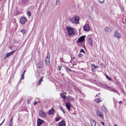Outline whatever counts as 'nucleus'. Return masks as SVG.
<instances>
[{
    "label": "nucleus",
    "instance_id": "f257e3e1",
    "mask_svg": "<svg viewBox=\"0 0 126 126\" xmlns=\"http://www.w3.org/2000/svg\"><path fill=\"white\" fill-rule=\"evenodd\" d=\"M68 35L69 36H72L75 35V32L73 31V29L69 27L66 28Z\"/></svg>",
    "mask_w": 126,
    "mask_h": 126
},
{
    "label": "nucleus",
    "instance_id": "f03ea898",
    "mask_svg": "<svg viewBox=\"0 0 126 126\" xmlns=\"http://www.w3.org/2000/svg\"><path fill=\"white\" fill-rule=\"evenodd\" d=\"M79 17L78 16H75L71 18L70 20V22L73 23L77 24L79 23Z\"/></svg>",
    "mask_w": 126,
    "mask_h": 126
},
{
    "label": "nucleus",
    "instance_id": "7ed1b4c3",
    "mask_svg": "<svg viewBox=\"0 0 126 126\" xmlns=\"http://www.w3.org/2000/svg\"><path fill=\"white\" fill-rule=\"evenodd\" d=\"M121 37V35L118 32V31L116 30L115 32L113 35L114 38H116L117 39H119Z\"/></svg>",
    "mask_w": 126,
    "mask_h": 126
},
{
    "label": "nucleus",
    "instance_id": "20e7f679",
    "mask_svg": "<svg viewBox=\"0 0 126 126\" xmlns=\"http://www.w3.org/2000/svg\"><path fill=\"white\" fill-rule=\"evenodd\" d=\"M96 114L97 116L102 118L103 119H104V115L99 110H97L96 112Z\"/></svg>",
    "mask_w": 126,
    "mask_h": 126
},
{
    "label": "nucleus",
    "instance_id": "39448f33",
    "mask_svg": "<svg viewBox=\"0 0 126 126\" xmlns=\"http://www.w3.org/2000/svg\"><path fill=\"white\" fill-rule=\"evenodd\" d=\"M86 36L85 35H83L80 37L78 39V42L79 43H81L84 40Z\"/></svg>",
    "mask_w": 126,
    "mask_h": 126
},
{
    "label": "nucleus",
    "instance_id": "423d86ee",
    "mask_svg": "<svg viewBox=\"0 0 126 126\" xmlns=\"http://www.w3.org/2000/svg\"><path fill=\"white\" fill-rule=\"evenodd\" d=\"M27 19L24 17H21L20 19V22L22 24H24L26 21Z\"/></svg>",
    "mask_w": 126,
    "mask_h": 126
},
{
    "label": "nucleus",
    "instance_id": "0eeeda50",
    "mask_svg": "<svg viewBox=\"0 0 126 126\" xmlns=\"http://www.w3.org/2000/svg\"><path fill=\"white\" fill-rule=\"evenodd\" d=\"M44 120H42L40 119H38L37 120V126H40L43 123H44Z\"/></svg>",
    "mask_w": 126,
    "mask_h": 126
},
{
    "label": "nucleus",
    "instance_id": "6e6552de",
    "mask_svg": "<svg viewBox=\"0 0 126 126\" xmlns=\"http://www.w3.org/2000/svg\"><path fill=\"white\" fill-rule=\"evenodd\" d=\"M39 115L41 117L45 118L46 116V114L43 111H40L39 112Z\"/></svg>",
    "mask_w": 126,
    "mask_h": 126
},
{
    "label": "nucleus",
    "instance_id": "1a4fd4ad",
    "mask_svg": "<svg viewBox=\"0 0 126 126\" xmlns=\"http://www.w3.org/2000/svg\"><path fill=\"white\" fill-rule=\"evenodd\" d=\"M83 28L84 30L88 32L90 29V27L88 24L85 25L83 26Z\"/></svg>",
    "mask_w": 126,
    "mask_h": 126
},
{
    "label": "nucleus",
    "instance_id": "9d476101",
    "mask_svg": "<svg viewBox=\"0 0 126 126\" xmlns=\"http://www.w3.org/2000/svg\"><path fill=\"white\" fill-rule=\"evenodd\" d=\"M14 52V51H13L9 52L7 53L6 55H4V59L6 58L7 57L11 55Z\"/></svg>",
    "mask_w": 126,
    "mask_h": 126
},
{
    "label": "nucleus",
    "instance_id": "9b49d317",
    "mask_svg": "<svg viewBox=\"0 0 126 126\" xmlns=\"http://www.w3.org/2000/svg\"><path fill=\"white\" fill-rule=\"evenodd\" d=\"M46 65L47 66H49L50 64L49 58L48 57H46L45 59Z\"/></svg>",
    "mask_w": 126,
    "mask_h": 126
},
{
    "label": "nucleus",
    "instance_id": "f8f14e48",
    "mask_svg": "<svg viewBox=\"0 0 126 126\" xmlns=\"http://www.w3.org/2000/svg\"><path fill=\"white\" fill-rule=\"evenodd\" d=\"M90 122L91 124V126H95L96 122L93 119H91Z\"/></svg>",
    "mask_w": 126,
    "mask_h": 126
},
{
    "label": "nucleus",
    "instance_id": "ddd939ff",
    "mask_svg": "<svg viewBox=\"0 0 126 126\" xmlns=\"http://www.w3.org/2000/svg\"><path fill=\"white\" fill-rule=\"evenodd\" d=\"M43 62L40 61L38 63L37 65V66L39 68H42L43 66Z\"/></svg>",
    "mask_w": 126,
    "mask_h": 126
},
{
    "label": "nucleus",
    "instance_id": "4468645a",
    "mask_svg": "<svg viewBox=\"0 0 126 126\" xmlns=\"http://www.w3.org/2000/svg\"><path fill=\"white\" fill-rule=\"evenodd\" d=\"M66 106L67 108H70L72 106L71 103L69 102H66Z\"/></svg>",
    "mask_w": 126,
    "mask_h": 126
},
{
    "label": "nucleus",
    "instance_id": "2eb2a0df",
    "mask_svg": "<svg viewBox=\"0 0 126 126\" xmlns=\"http://www.w3.org/2000/svg\"><path fill=\"white\" fill-rule=\"evenodd\" d=\"M88 42L90 45L91 46H93L92 41V39L91 37L88 40Z\"/></svg>",
    "mask_w": 126,
    "mask_h": 126
},
{
    "label": "nucleus",
    "instance_id": "dca6fc26",
    "mask_svg": "<svg viewBox=\"0 0 126 126\" xmlns=\"http://www.w3.org/2000/svg\"><path fill=\"white\" fill-rule=\"evenodd\" d=\"M59 126H65V124L64 121H62L59 124Z\"/></svg>",
    "mask_w": 126,
    "mask_h": 126
},
{
    "label": "nucleus",
    "instance_id": "f3484780",
    "mask_svg": "<svg viewBox=\"0 0 126 126\" xmlns=\"http://www.w3.org/2000/svg\"><path fill=\"white\" fill-rule=\"evenodd\" d=\"M54 112V109L53 108H52L49 111L48 114H52Z\"/></svg>",
    "mask_w": 126,
    "mask_h": 126
},
{
    "label": "nucleus",
    "instance_id": "a211bd4d",
    "mask_svg": "<svg viewBox=\"0 0 126 126\" xmlns=\"http://www.w3.org/2000/svg\"><path fill=\"white\" fill-rule=\"evenodd\" d=\"M105 31L108 32H111L110 29L109 27H107L105 28Z\"/></svg>",
    "mask_w": 126,
    "mask_h": 126
},
{
    "label": "nucleus",
    "instance_id": "6ab92c4d",
    "mask_svg": "<svg viewBox=\"0 0 126 126\" xmlns=\"http://www.w3.org/2000/svg\"><path fill=\"white\" fill-rule=\"evenodd\" d=\"M21 2L23 3L27 4L28 3V0H21Z\"/></svg>",
    "mask_w": 126,
    "mask_h": 126
},
{
    "label": "nucleus",
    "instance_id": "aec40b11",
    "mask_svg": "<svg viewBox=\"0 0 126 126\" xmlns=\"http://www.w3.org/2000/svg\"><path fill=\"white\" fill-rule=\"evenodd\" d=\"M26 13L28 16H31V13L29 11H27Z\"/></svg>",
    "mask_w": 126,
    "mask_h": 126
},
{
    "label": "nucleus",
    "instance_id": "412c9836",
    "mask_svg": "<svg viewBox=\"0 0 126 126\" xmlns=\"http://www.w3.org/2000/svg\"><path fill=\"white\" fill-rule=\"evenodd\" d=\"M26 32V30L24 29L21 30L20 31V32H21L23 34H24Z\"/></svg>",
    "mask_w": 126,
    "mask_h": 126
},
{
    "label": "nucleus",
    "instance_id": "4be33fe9",
    "mask_svg": "<svg viewBox=\"0 0 126 126\" xmlns=\"http://www.w3.org/2000/svg\"><path fill=\"white\" fill-rule=\"evenodd\" d=\"M61 96L63 99H64L66 98V96L65 95H64L63 93L61 94Z\"/></svg>",
    "mask_w": 126,
    "mask_h": 126
},
{
    "label": "nucleus",
    "instance_id": "5701e85b",
    "mask_svg": "<svg viewBox=\"0 0 126 126\" xmlns=\"http://www.w3.org/2000/svg\"><path fill=\"white\" fill-rule=\"evenodd\" d=\"M12 118H11V119H10V121L9 124V126H12Z\"/></svg>",
    "mask_w": 126,
    "mask_h": 126
},
{
    "label": "nucleus",
    "instance_id": "b1692460",
    "mask_svg": "<svg viewBox=\"0 0 126 126\" xmlns=\"http://www.w3.org/2000/svg\"><path fill=\"white\" fill-rule=\"evenodd\" d=\"M101 98H98L96 101V102L97 103H99L100 102H101Z\"/></svg>",
    "mask_w": 126,
    "mask_h": 126
},
{
    "label": "nucleus",
    "instance_id": "393cba45",
    "mask_svg": "<svg viewBox=\"0 0 126 126\" xmlns=\"http://www.w3.org/2000/svg\"><path fill=\"white\" fill-rule=\"evenodd\" d=\"M61 118V117L59 116H57V117L56 118L55 120L56 121L58 122V121Z\"/></svg>",
    "mask_w": 126,
    "mask_h": 126
},
{
    "label": "nucleus",
    "instance_id": "a878e982",
    "mask_svg": "<svg viewBox=\"0 0 126 126\" xmlns=\"http://www.w3.org/2000/svg\"><path fill=\"white\" fill-rule=\"evenodd\" d=\"M43 77H42V78L39 80V82L38 85L41 84V82L43 81Z\"/></svg>",
    "mask_w": 126,
    "mask_h": 126
},
{
    "label": "nucleus",
    "instance_id": "bb28decb",
    "mask_svg": "<svg viewBox=\"0 0 126 126\" xmlns=\"http://www.w3.org/2000/svg\"><path fill=\"white\" fill-rule=\"evenodd\" d=\"M60 0H56V5H57L59 4Z\"/></svg>",
    "mask_w": 126,
    "mask_h": 126
},
{
    "label": "nucleus",
    "instance_id": "cd10ccee",
    "mask_svg": "<svg viewBox=\"0 0 126 126\" xmlns=\"http://www.w3.org/2000/svg\"><path fill=\"white\" fill-rule=\"evenodd\" d=\"M24 78V75L23 74H22L21 76L20 79H23Z\"/></svg>",
    "mask_w": 126,
    "mask_h": 126
},
{
    "label": "nucleus",
    "instance_id": "c85d7f7f",
    "mask_svg": "<svg viewBox=\"0 0 126 126\" xmlns=\"http://www.w3.org/2000/svg\"><path fill=\"white\" fill-rule=\"evenodd\" d=\"M104 2V0H103L102 1H101L100 0H99V2L101 3H103Z\"/></svg>",
    "mask_w": 126,
    "mask_h": 126
},
{
    "label": "nucleus",
    "instance_id": "c756f323",
    "mask_svg": "<svg viewBox=\"0 0 126 126\" xmlns=\"http://www.w3.org/2000/svg\"><path fill=\"white\" fill-rule=\"evenodd\" d=\"M80 52H83L84 53H85V52L84 51V50L82 49H81V50L80 51Z\"/></svg>",
    "mask_w": 126,
    "mask_h": 126
},
{
    "label": "nucleus",
    "instance_id": "7c9ffc66",
    "mask_svg": "<svg viewBox=\"0 0 126 126\" xmlns=\"http://www.w3.org/2000/svg\"><path fill=\"white\" fill-rule=\"evenodd\" d=\"M66 69H67L69 71H71V72L72 71L71 70V69H70L69 68H68L67 67H66Z\"/></svg>",
    "mask_w": 126,
    "mask_h": 126
},
{
    "label": "nucleus",
    "instance_id": "2f4dec72",
    "mask_svg": "<svg viewBox=\"0 0 126 126\" xmlns=\"http://www.w3.org/2000/svg\"><path fill=\"white\" fill-rule=\"evenodd\" d=\"M78 56L80 57H82V54L80 53H79V54Z\"/></svg>",
    "mask_w": 126,
    "mask_h": 126
},
{
    "label": "nucleus",
    "instance_id": "473e14b6",
    "mask_svg": "<svg viewBox=\"0 0 126 126\" xmlns=\"http://www.w3.org/2000/svg\"><path fill=\"white\" fill-rule=\"evenodd\" d=\"M50 57V54L49 53H48V54L47 55V56L46 57H48V58H49Z\"/></svg>",
    "mask_w": 126,
    "mask_h": 126
},
{
    "label": "nucleus",
    "instance_id": "72a5a7b5",
    "mask_svg": "<svg viewBox=\"0 0 126 126\" xmlns=\"http://www.w3.org/2000/svg\"><path fill=\"white\" fill-rule=\"evenodd\" d=\"M62 67V66H61L60 65L58 66V68H59V70H61V68Z\"/></svg>",
    "mask_w": 126,
    "mask_h": 126
},
{
    "label": "nucleus",
    "instance_id": "f704fd0d",
    "mask_svg": "<svg viewBox=\"0 0 126 126\" xmlns=\"http://www.w3.org/2000/svg\"><path fill=\"white\" fill-rule=\"evenodd\" d=\"M92 67H94V68H95V69H96L97 67H96V66H95V65H94L93 64H92Z\"/></svg>",
    "mask_w": 126,
    "mask_h": 126
},
{
    "label": "nucleus",
    "instance_id": "c9c22d12",
    "mask_svg": "<svg viewBox=\"0 0 126 126\" xmlns=\"http://www.w3.org/2000/svg\"><path fill=\"white\" fill-rule=\"evenodd\" d=\"M102 109H103L104 108V109L105 110H107V109H106V108H105L104 106H102Z\"/></svg>",
    "mask_w": 126,
    "mask_h": 126
},
{
    "label": "nucleus",
    "instance_id": "e433bc0d",
    "mask_svg": "<svg viewBox=\"0 0 126 126\" xmlns=\"http://www.w3.org/2000/svg\"><path fill=\"white\" fill-rule=\"evenodd\" d=\"M106 77H107V78L110 80H111V79L109 77H108V76L107 75H106Z\"/></svg>",
    "mask_w": 126,
    "mask_h": 126
},
{
    "label": "nucleus",
    "instance_id": "4c0bfd02",
    "mask_svg": "<svg viewBox=\"0 0 126 126\" xmlns=\"http://www.w3.org/2000/svg\"><path fill=\"white\" fill-rule=\"evenodd\" d=\"M101 123L102 124L103 126H105V124H104V123L103 122H101Z\"/></svg>",
    "mask_w": 126,
    "mask_h": 126
},
{
    "label": "nucleus",
    "instance_id": "58836bf2",
    "mask_svg": "<svg viewBox=\"0 0 126 126\" xmlns=\"http://www.w3.org/2000/svg\"><path fill=\"white\" fill-rule=\"evenodd\" d=\"M5 119H4V120H3V121L0 124V126L1 125L3 124V123L4 121H5Z\"/></svg>",
    "mask_w": 126,
    "mask_h": 126
},
{
    "label": "nucleus",
    "instance_id": "ea45409f",
    "mask_svg": "<svg viewBox=\"0 0 126 126\" xmlns=\"http://www.w3.org/2000/svg\"><path fill=\"white\" fill-rule=\"evenodd\" d=\"M37 102H36V101H35L34 102V103H33V104L34 105H35L36 104H37Z\"/></svg>",
    "mask_w": 126,
    "mask_h": 126
},
{
    "label": "nucleus",
    "instance_id": "a19ab883",
    "mask_svg": "<svg viewBox=\"0 0 126 126\" xmlns=\"http://www.w3.org/2000/svg\"><path fill=\"white\" fill-rule=\"evenodd\" d=\"M60 109L62 111V110H63V109L62 107H61V106L60 107Z\"/></svg>",
    "mask_w": 126,
    "mask_h": 126
},
{
    "label": "nucleus",
    "instance_id": "79ce46f5",
    "mask_svg": "<svg viewBox=\"0 0 126 126\" xmlns=\"http://www.w3.org/2000/svg\"><path fill=\"white\" fill-rule=\"evenodd\" d=\"M26 70H25L24 71V72H23V74H23V75H24V73H25V72H26Z\"/></svg>",
    "mask_w": 126,
    "mask_h": 126
},
{
    "label": "nucleus",
    "instance_id": "37998d69",
    "mask_svg": "<svg viewBox=\"0 0 126 126\" xmlns=\"http://www.w3.org/2000/svg\"><path fill=\"white\" fill-rule=\"evenodd\" d=\"M67 109H68V111L69 112V111H70V108H67Z\"/></svg>",
    "mask_w": 126,
    "mask_h": 126
},
{
    "label": "nucleus",
    "instance_id": "c03bdc74",
    "mask_svg": "<svg viewBox=\"0 0 126 126\" xmlns=\"http://www.w3.org/2000/svg\"><path fill=\"white\" fill-rule=\"evenodd\" d=\"M63 94H66V92H63Z\"/></svg>",
    "mask_w": 126,
    "mask_h": 126
},
{
    "label": "nucleus",
    "instance_id": "a18cd8bd",
    "mask_svg": "<svg viewBox=\"0 0 126 126\" xmlns=\"http://www.w3.org/2000/svg\"><path fill=\"white\" fill-rule=\"evenodd\" d=\"M62 111H63V114H64L65 113V112L64 111V110H62Z\"/></svg>",
    "mask_w": 126,
    "mask_h": 126
},
{
    "label": "nucleus",
    "instance_id": "49530a36",
    "mask_svg": "<svg viewBox=\"0 0 126 126\" xmlns=\"http://www.w3.org/2000/svg\"><path fill=\"white\" fill-rule=\"evenodd\" d=\"M122 102V101H120L119 102V104H121V102Z\"/></svg>",
    "mask_w": 126,
    "mask_h": 126
},
{
    "label": "nucleus",
    "instance_id": "de8ad7c7",
    "mask_svg": "<svg viewBox=\"0 0 126 126\" xmlns=\"http://www.w3.org/2000/svg\"><path fill=\"white\" fill-rule=\"evenodd\" d=\"M29 100H28L27 101V103L28 104H29Z\"/></svg>",
    "mask_w": 126,
    "mask_h": 126
},
{
    "label": "nucleus",
    "instance_id": "09e8293b",
    "mask_svg": "<svg viewBox=\"0 0 126 126\" xmlns=\"http://www.w3.org/2000/svg\"><path fill=\"white\" fill-rule=\"evenodd\" d=\"M12 47H10V49H11V48H12Z\"/></svg>",
    "mask_w": 126,
    "mask_h": 126
},
{
    "label": "nucleus",
    "instance_id": "8fccbe9b",
    "mask_svg": "<svg viewBox=\"0 0 126 126\" xmlns=\"http://www.w3.org/2000/svg\"><path fill=\"white\" fill-rule=\"evenodd\" d=\"M114 92H116V91H115V90H114Z\"/></svg>",
    "mask_w": 126,
    "mask_h": 126
},
{
    "label": "nucleus",
    "instance_id": "3c124183",
    "mask_svg": "<svg viewBox=\"0 0 126 126\" xmlns=\"http://www.w3.org/2000/svg\"><path fill=\"white\" fill-rule=\"evenodd\" d=\"M98 95L97 94H96V96H98V95Z\"/></svg>",
    "mask_w": 126,
    "mask_h": 126
},
{
    "label": "nucleus",
    "instance_id": "603ef678",
    "mask_svg": "<svg viewBox=\"0 0 126 126\" xmlns=\"http://www.w3.org/2000/svg\"><path fill=\"white\" fill-rule=\"evenodd\" d=\"M20 81H19V82L20 83Z\"/></svg>",
    "mask_w": 126,
    "mask_h": 126
},
{
    "label": "nucleus",
    "instance_id": "864d4df0",
    "mask_svg": "<svg viewBox=\"0 0 126 126\" xmlns=\"http://www.w3.org/2000/svg\"><path fill=\"white\" fill-rule=\"evenodd\" d=\"M100 94V93H99L98 94Z\"/></svg>",
    "mask_w": 126,
    "mask_h": 126
},
{
    "label": "nucleus",
    "instance_id": "5fc2aeb1",
    "mask_svg": "<svg viewBox=\"0 0 126 126\" xmlns=\"http://www.w3.org/2000/svg\"><path fill=\"white\" fill-rule=\"evenodd\" d=\"M85 126H86V125H85Z\"/></svg>",
    "mask_w": 126,
    "mask_h": 126
}]
</instances>
